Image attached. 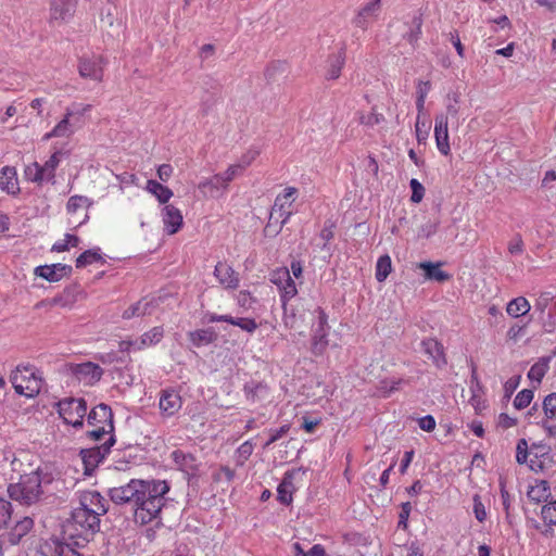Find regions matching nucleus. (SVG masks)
Here are the masks:
<instances>
[{
	"label": "nucleus",
	"instance_id": "24",
	"mask_svg": "<svg viewBox=\"0 0 556 556\" xmlns=\"http://www.w3.org/2000/svg\"><path fill=\"white\" fill-rule=\"evenodd\" d=\"M72 267L63 264L37 266V277H41L50 282H58L62 280L63 277L70 275Z\"/></svg>",
	"mask_w": 556,
	"mask_h": 556
},
{
	"label": "nucleus",
	"instance_id": "31",
	"mask_svg": "<svg viewBox=\"0 0 556 556\" xmlns=\"http://www.w3.org/2000/svg\"><path fill=\"white\" fill-rule=\"evenodd\" d=\"M527 495L531 502H546L551 496L549 483L546 480H534V482L529 485Z\"/></svg>",
	"mask_w": 556,
	"mask_h": 556
},
{
	"label": "nucleus",
	"instance_id": "44",
	"mask_svg": "<svg viewBox=\"0 0 556 556\" xmlns=\"http://www.w3.org/2000/svg\"><path fill=\"white\" fill-rule=\"evenodd\" d=\"M239 307L243 309H250L257 302V299L253 293L249 290H240L238 293L233 295Z\"/></svg>",
	"mask_w": 556,
	"mask_h": 556
},
{
	"label": "nucleus",
	"instance_id": "4",
	"mask_svg": "<svg viewBox=\"0 0 556 556\" xmlns=\"http://www.w3.org/2000/svg\"><path fill=\"white\" fill-rule=\"evenodd\" d=\"M296 194H299V189L296 187H286L280 193H278L271 208L268 226H270L273 222L279 224L280 227L288 224L294 214L292 208L294 207V201H296Z\"/></svg>",
	"mask_w": 556,
	"mask_h": 556
},
{
	"label": "nucleus",
	"instance_id": "6",
	"mask_svg": "<svg viewBox=\"0 0 556 556\" xmlns=\"http://www.w3.org/2000/svg\"><path fill=\"white\" fill-rule=\"evenodd\" d=\"M76 110H68L65 116L53 127L50 132L43 136V139L51 137H70L74 132V126L78 122V116H83L91 110V104H75Z\"/></svg>",
	"mask_w": 556,
	"mask_h": 556
},
{
	"label": "nucleus",
	"instance_id": "59",
	"mask_svg": "<svg viewBox=\"0 0 556 556\" xmlns=\"http://www.w3.org/2000/svg\"><path fill=\"white\" fill-rule=\"evenodd\" d=\"M507 251L511 255H521L525 251V244L520 235H515L507 244Z\"/></svg>",
	"mask_w": 556,
	"mask_h": 556
},
{
	"label": "nucleus",
	"instance_id": "8",
	"mask_svg": "<svg viewBox=\"0 0 556 556\" xmlns=\"http://www.w3.org/2000/svg\"><path fill=\"white\" fill-rule=\"evenodd\" d=\"M11 382L16 393L31 397L35 392V367L17 366L11 375Z\"/></svg>",
	"mask_w": 556,
	"mask_h": 556
},
{
	"label": "nucleus",
	"instance_id": "3",
	"mask_svg": "<svg viewBox=\"0 0 556 556\" xmlns=\"http://www.w3.org/2000/svg\"><path fill=\"white\" fill-rule=\"evenodd\" d=\"M113 412L110 406L100 404L94 407L89 416L88 424L93 427L89 432L90 438L97 442L103 443L111 437H114Z\"/></svg>",
	"mask_w": 556,
	"mask_h": 556
},
{
	"label": "nucleus",
	"instance_id": "2",
	"mask_svg": "<svg viewBox=\"0 0 556 556\" xmlns=\"http://www.w3.org/2000/svg\"><path fill=\"white\" fill-rule=\"evenodd\" d=\"M100 529V518L86 508H74L71 517L63 525V534L79 546L81 542H89Z\"/></svg>",
	"mask_w": 556,
	"mask_h": 556
},
{
	"label": "nucleus",
	"instance_id": "5",
	"mask_svg": "<svg viewBox=\"0 0 556 556\" xmlns=\"http://www.w3.org/2000/svg\"><path fill=\"white\" fill-rule=\"evenodd\" d=\"M59 416L66 425L75 428L84 426V419L87 415L88 406L84 399H64L55 403Z\"/></svg>",
	"mask_w": 556,
	"mask_h": 556
},
{
	"label": "nucleus",
	"instance_id": "17",
	"mask_svg": "<svg viewBox=\"0 0 556 556\" xmlns=\"http://www.w3.org/2000/svg\"><path fill=\"white\" fill-rule=\"evenodd\" d=\"M182 406L181 396L174 389H165L160 392L159 409L163 417H173Z\"/></svg>",
	"mask_w": 556,
	"mask_h": 556
},
{
	"label": "nucleus",
	"instance_id": "54",
	"mask_svg": "<svg viewBox=\"0 0 556 556\" xmlns=\"http://www.w3.org/2000/svg\"><path fill=\"white\" fill-rule=\"evenodd\" d=\"M260 149L255 147L249 148L241 154L238 164L242 165V168L245 170V168L249 167L260 156Z\"/></svg>",
	"mask_w": 556,
	"mask_h": 556
},
{
	"label": "nucleus",
	"instance_id": "7",
	"mask_svg": "<svg viewBox=\"0 0 556 556\" xmlns=\"http://www.w3.org/2000/svg\"><path fill=\"white\" fill-rule=\"evenodd\" d=\"M270 281L279 289L282 306L286 308L288 302L299 293L296 283L290 277V270L287 267L275 269L271 273Z\"/></svg>",
	"mask_w": 556,
	"mask_h": 556
},
{
	"label": "nucleus",
	"instance_id": "11",
	"mask_svg": "<svg viewBox=\"0 0 556 556\" xmlns=\"http://www.w3.org/2000/svg\"><path fill=\"white\" fill-rule=\"evenodd\" d=\"M213 275L225 290H237L240 286V274L227 262H217Z\"/></svg>",
	"mask_w": 556,
	"mask_h": 556
},
{
	"label": "nucleus",
	"instance_id": "28",
	"mask_svg": "<svg viewBox=\"0 0 556 556\" xmlns=\"http://www.w3.org/2000/svg\"><path fill=\"white\" fill-rule=\"evenodd\" d=\"M549 462L548 448L545 445L533 444L530 447L529 467L533 471H542Z\"/></svg>",
	"mask_w": 556,
	"mask_h": 556
},
{
	"label": "nucleus",
	"instance_id": "57",
	"mask_svg": "<svg viewBox=\"0 0 556 556\" xmlns=\"http://www.w3.org/2000/svg\"><path fill=\"white\" fill-rule=\"evenodd\" d=\"M553 299L554 296L551 292H541L534 303L535 311L539 312L541 316H543Z\"/></svg>",
	"mask_w": 556,
	"mask_h": 556
},
{
	"label": "nucleus",
	"instance_id": "34",
	"mask_svg": "<svg viewBox=\"0 0 556 556\" xmlns=\"http://www.w3.org/2000/svg\"><path fill=\"white\" fill-rule=\"evenodd\" d=\"M530 308V302L525 296L514 298L506 304V313L513 318L525 316Z\"/></svg>",
	"mask_w": 556,
	"mask_h": 556
},
{
	"label": "nucleus",
	"instance_id": "53",
	"mask_svg": "<svg viewBox=\"0 0 556 556\" xmlns=\"http://www.w3.org/2000/svg\"><path fill=\"white\" fill-rule=\"evenodd\" d=\"M244 169L242 168V165L235 163L230 164L225 172L220 173L222 177L224 178L226 186L229 188V185L233 181V179L237 176H240Z\"/></svg>",
	"mask_w": 556,
	"mask_h": 556
},
{
	"label": "nucleus",
	"instance_id": "12",
	"mask_svg": "<svg viewBox=\"0 0 556 556\" xmlns=\"http://www.w3.org/2000/svg\"><path fill=\"white\" fill-rule=\"evenodd\" d=\"M115 442L116 440L114 437H111L99 446L81 451L83 462L87 472L92 471L101 462H103L105 456L111 452Z\"/></svg>",
	"mask_w": 556,
	"mask_h": 556
},
{
	"label": "nucleus",
	"instance_id": "55",
	"mask_svg": "<svg viewBox=\"0 0 556 556\" xmlns=\"http://www.w3.org/2000/svg\"><path fill=\"white\" fill-rule=\"evenodd\" d=\"M12 516V504L3 498H0V529L7 528Z\"/></svg>",
	"mask_w": 556,
	"mask_h": 556
},
{
	"label": "nucleus",
	"instance_id": "15",
	"mask_svg": "<svg viewBox=\"0 0 556 556\" xmlns=\"http://www.w3.org/2000/svg\"><path fill=\"white\" fill-rule=\"evenodd\" d=\"M198 190L204 199H215V197H220V194L226 192L228 187L220 173H216L201 179L198 184Z\"/></svg>",
	"mask_w": 556,
	"mask_h": 556
},
{
	"label": "nucleus",
	"instance_id": "45",
	"mask_svg": "<svg viewBox=\"0 0 556 556\" xmlns=\"http://www.w3.org/2000/svg\"><path fill=\"white\" fill-rule=\"evenodd\" d=\"M80 240L77 236L75 235H65V237L59 241H56L53 245H52V251L54 252H65V251H68L71 248H76L78 247Z\"/></svg>",
	"mask_w": 556,
	"mask_h": 556
},
{
	"label": "nucleus",
	"instance_id": "23",
	"mask_svg": "<svg viewBox=\"0 0 556 556\" xmlns=\"http://www.w3.org/2000/svg\"><path fill=\"white\" fill-rule=\"evenodd\" d=\"M39 556H81L74 551L68 543H60V541H47L40 545Z\"/></svg>",
	"mask_w": 556,
	"mask_h": 556
},
{
	"label": "nucleus",
	"instance_id": "16",
	"mask_svg": "<svg viewBox=\"0 0 556 556\" xmlns=\"http://www.w3.org/2000/svg\"><path fill=\"white\" fill-rule=\"evenodd\" d=\"M380 9L381 5L379 4V0L366 1L353 17V25L361 30H367L371 25V22L377 18Z\"/></svg>",
	"mask_w": 556,
	"mask_h": 556
},
{
	"label": "nucleus",
	"instance_id": "18",
	"mask_svg": "<svg viewBox=\"0 0 556 556\" xmlns=\"http://www.w3.org/2000/svg\"><path fill=\"white\" fill-rule=\"evenodd\" d=\"M72 372L78 381L93 386L101 380L103 369L97 363H79L72 367Z\"/></svg>",
	"mask_w": 556,
	"mask_h": 556
},
{
	"label": "nucleus",
	"instance_id": "25",
	"mask_svg": "<svg viewBox=\"0 0 556 556\" xmlns=\"http://www.w3.org/2000/svg\"><path fill=\"white\" fill-rule=\"evenodd\" d=\"M345 63V55L343 51L328 55L325 65L324 77L327 80H336L340 77L341 71Z\"/></svg>",
	"mask_w": 556,
	"mask_h": 556
},
{
	"label": "nucleus",
	"instance_id": "20",
	"mask_svg": "<svg viewBox=\"0 0 556 556\" xmlns=\"http://www.w3.org/2000/svg\"><path fill=\"white\" fill-rule=\"evenodd\" d=\"M79 507L86 508L100 518L108 511V502L98 491L87 490L80 495Z\"/></svg>",
	"mask_w": 556,
	"mask_h": 556
},
{
	"label": "nucleus",
	"instance_id": "46",
	"mask_svg": "<svg viewBox=\"0 0 556 556\" xmlns=\"http://www.w3.org/2000/svg\"><path fill=\"white\" fill-rule=\"evenodd\" d=\"M229 324L240 327L242 330L253 333L257 328L258 324L254 318L250 317H233L229 319Z\"/></svg>",
	"mask_w": 556,
	"mask_h": 556
},
{
	"label": "nucleus",
	"instance_id": "64",
	"mask_svg": "<svg viewBox=\"0 0 556 556\" xmlns=\"http://www.w3.org/2000/svg\"><path fill=\"white\" fill-rule=\"evenodd\" d=\"M406 556H425L424 547L418 541L405 545Z\"/></svg>",
	"mask_w": 556,
	"mask_h": 556
},
{
	"label": "nucleus",
	"instance_id": "9",
	"mask_svg": "<svg viewBox=\"0 0 556 556\" xmlns=\"http://www.w3.org/2000/svg\"><path fill=\"white\" fill-rule=\"evenodd\" d=\"M315 313L318 323L311 339V351L315 355H320L328 345V316L321 307H317Z\"/></svg>",
	"mask_w": 556,
	"mask_h": 556
},
{
	"label": "nucleus",
	"instance_id": "35",
	"mask_svg": "<svg viewBox=\"0 0 556 556\" xmlns=\"http://www.w3.org/2000/svg\"><path fill=\"white\" fill-rule=\"evenodd\" d=\"M164 334L163 327L155 326L148 331L143 332L137 343V350H142L144 348L154 345L159 343Z\"/></svg>",
	"mask_w": 556,
	"mask_h": 556
},
{
	"label": "nucleus",
	"instance_id": "1",
	"mask_svg": "<svg viewBox=\"0 0 556 556\" xmlns=\"http://www.w3.org/2000/svg\"><path fill=\"white\" fill-rule=\"evenodd\" d=\"M168 491L165 480L131 479L127 484L111 488L109 494L115 504L132 503L135 522L147 525L160 516Z\"/></svg>",
	"mask_w": 556,
	"mask_h": 556
},
{
	"label": "nucleus",
	"instance_id": "41",
	"mask_svg": "<svg viewBox=\"0 0 556 556\" xmlns=\"http://www.w3.org/2000/svg\"><path fill=\"white\" fill-rule=\"evenodd\" d=\"M254 452V444L251 440L243 442L233 454V460L237 467H243Z\"/></svg>",
	"mask_w": 556,
	"mask_h": 556
},
{
	"label": "nucleus",
	"instance_id": "43",
	"mask_svg": "<svg viewBox=\"0 0 556 556\" xmlns=\"http://www.w3.org/2000/svg\"><path fill=\"white\" fill-rule=\"evenodd\" d=\"M392 270V261L388 254L380 256L376 264V279L379 282L384 281Z\"/></svg>",
	"mask_w": 556,
	"mask_h": 556
},
{
	"label": "nucleus",
	"instance_id": "39",
	"mask_svg": "<svg viewBox=\"0 0 556 556\" xmlns=\"http://www.w3.org/2000/svg\"><path fill=\"white\" fill-rule=\"evenodd\" d=\"M34 527V521L30 517H25L23 520L18 521L10 533V542L12 544H17L22 540L24 535H26L31 528Z\"/></svg>",
	"mask_w": 556,
	"mask_h": 556
},
{
	"label": "nucleus",
	"instance_id": "14",
	"mask_svg": "<svg viewBox=\"0 0 556 556\" xmlns=\"http://www.w3.org/2000/svg\"><path fill=\"white\" fill-rule=\"evenodd\" d=\"M161 219L163 231L167 236H174L179 232L184 226V217L179 208L169 204L161 210Z\"/></svg>",
	"mask_w": 556,
	"mask_h": 556
},
{
	"label": "nucleus",
	"instance_id": "21",
	"mask_svg": "<svg viewBox=\"0 0 556 556\" xmlns=\"http://www.w3.org/2000/svg\"><path fill=\"white\" fill-rule=\"evenodd\" d=\"M8 492L13 501L22 505L30 506L35 502V488L26 481L10 484Z\"/></svg>",
	"mask_w": 556,
	"mask_h": 556
},
{
	"label": "nucleus",
	"instance_id": "61",
	"mask_svg": "<svg viewBox=\"0 0 556 556\" xmlns=\"http://www.w3.org/2000/svg\"><path fill=\"white\" fill-rule=\"evenodd\" d=\"M289 431H290L289 425H285V426L280 427L279 429L271 430L270 438L265 443L264 447L265 448L269 447L270 445H273L274 443L279 441L281 438H283Z\"/></svg>",
	"mask_w": 556,
	"mask_h": 556
},
{
	"label": "nucleus",
	"instance_id": "36",
	"mask_svg": "<svg viewBox=\"0 0 556 556\" xmlns=\"http://www.w3.org/2000/svg\"><path fill=\"white\" fill-rule=\"evenodd\" d=\"M56 490L58 486L54 485V479L48 475L41 476V472L37 469V502L40 501V495L46 492L49 494L48 496H53V500H56Z\"/></svg>",
	"mask_w": 556,
	"mask_h": 556
},
{
	"label": "nucleus",
	"instance_id": "50",
	"mask_svg": "<svg viewBox=\"0 0 556 556\" xmlns=\"http://www.w3.org/2000/svg\"><path fill=\"white\" fill-rule=\"evenodd\" d=\"M542 408L547 419H556V393H551L543 400Z\"/></svg>",
	"mask_w": 556,
	"mask_h": 556
},
{
	"label": "nucleus",
	"instance_id": "63",
	"mask_svg": "<svg viewBox=\"0 0 556 556\" xmlns=\"http://www.w3.org/2000/svg\"><path fill=\"white\" fill-rule=\"evenodd\" d=\"M174 168L169 163L160 164L156 168V175L161 181H167L173 175Z\"/></svg>",
	"mask_w": 556,
	"mask_h": 556
},
{
	"label": "nucleus",
	"instance_id": "47",
	"mask_svg": "<svg viewBox=\"0 0 556 556\" xmlns=\"http://www.w3.org/2000/svg\"><path fill=\"white\" fill-rule=\"evenodd\" d=\"M533 397H534V392L532 390H528V389L521 390L515 396L513 405L518 410L527 408L531 404Z\"/></svg>",
	"mask_w": 556,
	"mask_h": 556
},
{
	"label": "nucleus",
	"instance_id": "48",
	"mask_svg": "<svg viewBox=\"0 0 556 556\" xmlns=\"http://www.w3.org/2000/svg\"><path fill=\"white\" fill-rule=\"evenodd\" d=\"M541 517L547 526L556 525V501H549L542 506Z\"/></svg>",
	"mask_w": 556,
	"mask_h": 556
},
{
	"label": "nucleus",
	"instance_id": "42",
	"mask_svg": "<svg viewBox=\"0 0 556 556\" xmlns=\"http://www.w3.org/2000/svg\"><path fill=\"white\" fill-rule=\"evenodd\" d=\"M189 339L193 345L200 346L213 342L215 333L212 329H197L189 332Z\"/></svg>",
	"mask_w": 556,
	"mask_h": 556
},
{
	"label": "nucleus",
	"instance_id": "51",
	"mask_svg": "<svg viewBox=\"0 0 556 556\" xmlns=\"http://www.w3.org/2000/svg\"><path fill=\"white\" fill-rule=\"evenodd\" d=\"M147 308L148 303L138 301L131 304L127 309H124V313H122V317L124 319H130L134 316L144 315L147 313Z\"/></svg>",
	"mask_w": 556,
	"mask_h": 556
},
{
	"label": "nucleus",
	"instance_id": "52",
	"mask_svg": "<svg viewBox=\"0 0 556 556\" xmlns=\"http://www.w3.org/2000/svg\"><path fill=\"white\" fill-rule=\"evenodd\" d=\"M412 189L410 201L415 204L421 203L426 189L417 178H412L409 182Z\"/></svg>",
	"mask_w": 556,
	"mask_h": 556
},
{
	"label": "nucleus",
	"instance_id": "13",
	"mask_svg": "<svg viewBox=\"0 0 556 556\" xmlns=\"http://www.w3.org/2000/svg\"><path fill=\"white\" fill-rule=\"evenodd\" d=\"M434 139L440 153L445 156L450 155L452 148L448 130V116L444 113L435 116Z\"/></svg>",
	"mask_w": 556,
	"mask_h": 556
},
{
	"label": "nucleus",
	"instance_id": "19",
	"mask_svg": "<svg viewBox=\"0 0 556 556\" xmlns=\"http://www.w3.org/2000/svg\"><path fill=\"white\" fill-rule=\"evenodd\" d=\"M245 399L253 404L267 405L273 402V393L269 386L265 382H250L243 389Z\"/></svg>",
	"mask_w": 556,
	"mask_h": 556
},
{
	"label": "nucleus",
	"instance_id": "32",
	"mask_svg": "<svg viewBox=\"0 0 556 556\" xmlns=\"http://www.w3.org/2000/svg\"><path fill=\"white\" fill-rule=\"evenodd\" d=\"M552 359V355L542 356L539 361L533 363L528 371V379L531 382H535L536 384H541L545 374L549 368V362Z\"/></svg>",
	"mask_w": 556,
	"mask_h": 556
},
{
	"label": "nucleus",
	"instance_id": "22",
	"mask_svg": "<svg viewBox=\"0 0 556 556\" xmlns=\"http://www.w3.org/2000/svg\"><path fill=\"white\" fill-rule=\"evenodd\" d=\"M422 348L426 354L433 361L438 368L447 364L444 345L434 338H427L422 340Z\"/></svg>",
	"mask_w": 556,
	"mask_h": 556
},
{
	"label": "nucleus",
	"instance_id": "33",
	"mask_svg": "<svg viewBox=\"0 0 556 556\" xmlns=\"http://www.w3.org/2000/svg\"><path fill=\"white\" fill-rule=\"evenodd\" d=\"M0 188L10 194L18 191L16 170L13 167H3L0 174Z\"/></svg>",
	"mask_w": 556,
	"mask_h": 556
},
{
	"label": "nucleus",
	"instance_id": "29",
	"mask_svg": "<svg viewBox=\"0 0 556 556\" xmlns=\"http://www.w3.org/2000/svg\"><path fill=\"white\" fill-rule=\"evenodd\" d=\"M144 190L149 194H153L161 205H169L168 201L173 197V191L169 187H165V185L155 179H148L146 181Z\"/></svg>",
	"mask_w": 556,
	"mask_h": 556
},
{
	"label": "nucleus",
	"instance_id": "26",
	"mask_svg": "<svg viewBox=\"0 0 556 556\" xmlns=\"http://www.w3.org/2000/svg\"><path fill=\"white\" fill-rule=\"evenodd\" d=\"M295 476L296 472L294 470L287 471L282 481L278 485V500L285 505L292 504V494L296 490V485L294 484Z\"/></svg>",
	"mask_w": 556,
	"mask_h": 556
},
{
	"label": "nucleus",
	"instance_id": "62",
	"mask_svg": "<svg viewBox=\"0 0 556 556\" xmlns=\"http://www.w3.org/2000/svg\"><path fill=\"white\" fill-rule=\"evenodd\" d=\"M520 376H515L509 378L503 386L505 397L509 399L513 393L516 391V389L519 387L520 383Z\"/></svg>",
	"mask_w": 556,
	"mask_h": 556
},
{
	"label": "nucleus",
	"instance_id": "60",
	"mask_svg": "<svg viewBox=\"0 0 556 556\" xmlns=\"http://www.w3.org/2000/svg\"><path fill=\"white\" fill-rule=\"evenodd\" d=\"M473 515H476V518L479 522H483L488 516L485 506L482 503L479 494L473 496Z\"/></svg>",
	"mask_w": 556,
	"mask_h": 556
},
{
	"label": "nucleus",
	"instance_id": "58",
	"mask_svg": "<svg viewBox=\"0 0 556 556\" xmlns=\"http://www.w3.org/2000/svg\"><path fill=\"white\" fill-rule=\"evenodd\" d=\"M530 457V448L525 439H520L516 445V462L520 465L526 464Z\"/></svg>",
	"mask_w": 556,
	"mask_h": 556
},
{
	"label": "nucleus",
	"instance_id": "37",
	"mask_svg": "<svg viewBox=\"0 0 556 556\" xmlns=\"http://www.w3.org/2000/svg\"><path fill=\"white\" fill-rule=\"evenodd\" d=\"M61 152H54L50 159L45 163L43 166L39 167L37 165V181L45 179H52L54 177V170L60 163Z\"/></svg>",
	"mask_w": 556,
	"mask_h": 556
},
{
	"label": "nucleus",
	"instance_id": "49",
	"mask_svg": "<svg viewBox=\"0 0 556 556\" xmlns=\"http://www.w3.org/2000/svg\"><path fill=\"white\" fill-rule=\"evenodd\" d=\"M235 469L230 468L227 465L220 466V468L212 475V479L216 483H220L224 481L229 483L235 479Z\"/></svg>",
	"mask_w": 556,
	"mask_h": 556
},
{
	"label": "nucleus",
	"instance_id": "56",
	"mask_svg": "<svg viewBox=\"0 0 556 556\" xmlns=\"http://www.w3.org/2000/svg\"><path fill=\"white\" fill-rule=\"evenodd\" d=\"M416 138L419 143H425L429 137L430 126L427 121H422L420 116H417L416 119Z\"/></svg>",
	"mask_w": 556,
	"mask_h": 556
},
{
	"label": "nucleus",
	"instance_id": "40",
	"mask_svg": "<svg viewBox=\"0 0 556 556\" xmlns=\"http://www.w3.org/2000/svg\"><path fill=\"white\" fill-rule=\"evenodd\" d=\"M94 263H105V260L103 258L99 248L85 251L83 254H80L76 260V267L84 268Z\"/></svg>",
	"mask_w": 556,
	"mask_h": 556
},
{
	"label": "nucleus",
	"instance_id": "38",
	"mask_svg": "<svg viewBox=\"0 0 556 556\" xmlns=\"http://www.w3.org/2000/svg\"><path fill=\"white\" fill-rule=\"evenodd\" d=\"M91 205V202L86 195H72L66 205V211L70 215L78 214L84 212L85 219L88 217L86 211Z\"/></svg>",
	"mask_w": 556,
	"mask_h": 556
},
{
	"label": "nucleus",
	"instance_id": "30",
	"mask_svg": "<svg viewBox=\"0 0 556 556\" xmlns=\"http://www.w3.org/2000/svg\"><path fill=\"white\" fill-rule=\"evenodd\" d=\"M443 263L421 262L418 264V268L425 271V278L427 280H434L438 282H445L451 280L452 275L441 269Z\"/></svg>",
	"mask_w": 556,
	"mask_h": 556
},
{
	"label": "nucleus",
	"instance_id": "27",
	"mask_svg": "<svg viewBox=\"0 0 556 556\" xmlns=\"http://www.w3.org/2000/svg\"><path fill=\"white\" fill-rule=\"evenodd\" d=\"M77 0H52L51 16L55 21H67L75 12Z\"/></svg>",
	"mask_w": 556,
	"mask_h": 556
},
{
	"label": "nucleus",
	"instance_id": "10",
	"mask_svg": "<svg viewBox=\"0 0 556 556\" xmlns=\"http://www.w3.org/2000/svg\"><path fill=\"white\" fill-rule=\"evenodd\" d=\"M106 62L102 55H90L81 58L78 65V71L81 77L94 81H102L104 76V68Z\"/></svg>",
	"mask_w": 556,
	"mask_h": 556
}]
</instances>
